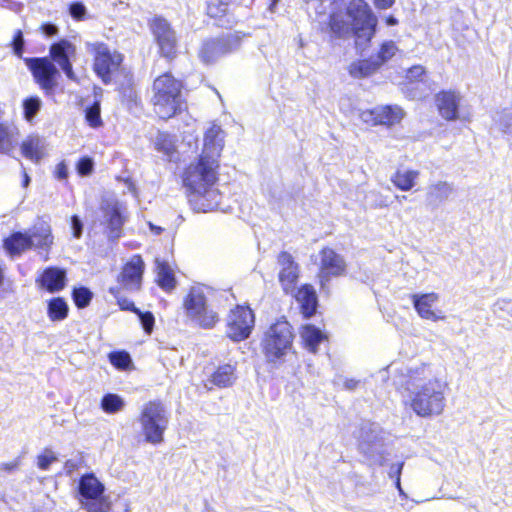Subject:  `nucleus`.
I'll list each match as a JSON object with an SVG mask.
<instances>
[{
	"instance_id": "nucleus-1",
	"label": "nucleus",
	"mask_w": 512,
	"mask_h": 512,
	"mask_svg": "<svg viewBox=\"0 0 512 512\" xmlns=\"http://www.w3.org/2000/svg\"><path fill=\"white\" fill-rule=\"evenodd\" d=\"M223 131L212 125L204 135L200 156L183 171V186L189 192V201L198 212L213 211L219 207L221 194L215 187L218 180L219 157L224 147Z\"/></svg>"
},
{
	"instance_id": "nucleus-63",
	"label": "nucleus",
	"mask_w": 512,
	"mask_h": 512,
	"mask_svg": "<svg viewBox=\"0 0 512 512\" xmlns=\"http://www.w3.org/2000/svg\"><path fill=\"white\" fill-rule=\"evenodd\" d=\"M395 486L398 489L400 495H405L404 491H403V489L401 487V479L400 478L395 479Z\"/></svg>"
},
{
	"instance_id": "nucleus-26",
	"label": "nucleus",
	"mask_w": 512,
	"mask_h": 512,
	"mask_svg": "<svg viewBox=\"0 0 512 512\" xmlns=\"http://www.w3.org/2000/svg\"><path fill=\"white\" fill-rule=\"evenodd\" d=\"M296 301L301 306L305 318H310L316 313L318 301L314 288L311 285H303L295 294Z\"/></svg>"
},
{
	"instance_id": "nucleus-50",
	"label": "nucleus",
	"mask_w": 512,
	"mask_h": 512,
	"mask_svg": "<svg viewBox=\"0 0 512 512\" xmlns=\"http://www.w3.org/2000/svg\"><path fill=\"white\" fill-rule=\"evenodd\" d=\"M425 74V69L421 65H416L408 69L406 78L411 82L420 81L421 77Z\"/></svg>"
},
{
	"instance_id": "nucleus-40",
	"label": "nucleus",
	"mask_w": 512,
	"mask_h": 512,
	"mask_svg": "<svg viewBox=\"0 0 512 512\" xmlns=\"http://www.w3.org/2000/svg\"><path fill=\"white\" fill-rule=\"evenodd\" d=\"M41 106H42V101L39 97L31 96V97L26 98L23 101L24 118L27 121L31 122L35 118L37 113L40 111Z\"/></svg>"
},
{
	"instance_id": "nucleus-27",
	"label": "nucleus",
	"mask_w": 512,
	"mask_h": 512,
	"mask_svg": "<svg viewBox=\"0 0 512 512\" xmlns=\"http://www.w3.org/2000/svg\"><path fill=\"white\" fill-rule=\"evenodd\" d=\"M45 149L46 141L38 135L28 136L21 144L22 155L35 162L44 157Z\"/></svg>"
},
{
	"instance_id": "nucleus-18",
	"label": "nucleus",
	"mask_w": 512,
	"mask_h": 512,
	"mask_svg": "<svg viewBox=\"0 0 512 512\" xmlns=\"http://www.w3.org/2000/svg\"><path fill=\"white\" fill-rule=\"evenodd\" d=\"M382 430L377 423L363 422L359 432V447L365 454H372L382 441Z\"/></svg>"
},
{
	"instance_id": "nucleus-41",
	"label": "nucleus",
	"mask_w": 512,
	"mask_h": 512,
	"mask_svg": "<svg viewBox=\"0 0 512 512\" xmlns=\"http://www.w3.org/2000/svg\"><path fill=\"white\" fill-rule=\"evenodd\" d=\"M92 298L93 293L86 287L81 286L74 288L72 291V299L74 304L80 309L87 307L90 304Z\"/></svg>"
},
{
	"instance_id": "nucleus-45",
	"label": "nucleus",
	"mask_w": 512,
	"mask_h": 512,
	"mask_svg": "<svg viewBox=\"0 0 512 512\" xmlns=\"http://www.w3.org/2000/svg\"><path fill=\"white\" fill-rule=\"evenodd\" d=\"M55 461H57V457L54 453L50 449H45L44 453L37 457V466L39 469L46 471Z\"/></svg>"
},
{
	"instance_id": "nucleus-38",
	"label": "nucleus",
	"mask_w": 512,
	"mask_h": 512,
	"mask_svg": "<svg viewBox=\"0 0 512 512\" xmlns=\"http://www.w3.org/2000/svg\"><path fill=\"white\" fill-rule=\"evenodd\" d=\"M108 359L118 370H128L133 364L130 354L124 350L110 352Z\"/></svg>"
},
{
	"instance_id": "nucleus-17",
	"label": "nucleus",
	"mask_w": 512,
	"mask_h": 512,
	"mask_svg": "<svg viewBox=\"0 0 512 512\" xmlns=\"http://www.w3.org/2000/svg\"><path fill=\"white\" fill-rule=\"evenodd\" d=\"M66 271L59 267L50 266L43 270L36 279L38 286L50 293H56L66 286Z\"/></svg>"
},
{
	"instance_id": "nucleus-23",
	"label": "nucleus",
	"mask_w": 512,
	"mask_h": 512,
	"mask_svg": "<svg viewBox=\"0 0 512 512\" xmlns=\"http://www.w3.org/2000/svg\"><path fill=\"white\" fill-rule=\"evenodd\" d=\"M177 139L175 135L167 132H158L154 141L155 150L162 154L163 158L169 162L178 160Z\"/></svg>"
},
{
	"instance_id": "nucleus-43",
	"label": "nucleus",
	"mask_w": 512,
	"mask_h": 512,
	"mask_svg": "<svg viewBox=\"0 0 512 512\" xmlns=\"http://www.w3.org/2000/svg\"><path fill=\"white\" fill-rule=\"evenodd\" d=\"M110 293H112L117 299V303L121 310L130 311L133 313L139 312V309L135 306L134 302L126 297H122L119 295V290L116 288H111Z\"/></svg>"
},
{
	"instance_id": "nucleus-19",
	"label": "nucleus",
	"mask_w": 512,
	"mask_h": 512,
	"mask_svg": "<svg viewBox=\"0 0 512 512\" xmlns=\"http://www.w3.org/2000/svg\"><path fill=\"white\" fill-rule=\"evenodd\" d=\"M460 100V94L454 91H441L435 99L440 115L449 121L458 118Z\"/></svg>"
},
{
	"instance_id": "nucleus-55",
	"label": "nucleus",
	"mask_w": 512,
	"mask_h": 512,
	"mask_svg": "<svg viewBox=\"0 0 512 512\" xmlns=\"http://www.w3.org/2000/svg\"><path fill=\"white\" fill-rule=\"evenodd\" d=\"M41 31L45 36L52 37L58 33V27L53 23H44L41 26Z\"/></svg>"
},
{
	"instance_id": "nucleus-21",
	"label": "nucleus",
	"mask_w": 512,
	"mask_h": 512,
	"mask_svg": "<svg viewBox=\"0 0 512 512\" xmlns=\"http://www.w3.org/2000/svg\"><path fill=\"white\" fill-rule=\"evenodd\" d=\"M103 212L108 229V240L115 242L121 237L124 219L117 205H108L103 208Z\"/></svg>"
},
{
	"instance_id": "nucleus-59",
	"label": "nucleus",
	"mask_w": 512,
	"mask_h": 512,
	"mask_svg": "<svg viewBox=\"0 0 512 512\" xmlns=\"http://www.w3.org/2000/svg\"><path fill=\"white\" fill-rule=\"evenodd\" d=\"M360 381L359 380H355V379H346L344 381V388L346 390H349V391H353L357 388V386L359 385Z\"/></svg>"
},
{
	"instance_id": "nucleus-64",
	"label": "nucleus",
	"mask_w": 512,
	"mask_h": 512,
	"mask_svg": "<svg viewBox=\"0 0 512 512\" xmlns=\"http://www.w3.org/2000/svg\"><path fill=\"white\" fill-rule=\"evenodd\" d=\"M149 225H150V229L152 231H154L157 235L161 234V232L163 230L161 227L155 226L152 223H150Z\"/></svg>"
},
{
	"instance_id": "nucleus-48",
	"label": "nucleus",
	"mask_w": 512,
	"mask_h": 512,
	"mask_svg": "<svg viewBox=\"0 0 512 512\" xmlns=\"http://www.w3.org/2000/svg\"><path fill=\"white\" fill-rule=\"evenodd\" d=\"M86 13L87 9L83 2L76 1L69 5V14L77 21L84 20Z\"/></svg>"
},
{
	"instance_id": "nucleus-15",
	"label": "nucleus",
	"mask_w": 512,
	"mask_h": 512,
	"mask_svg": "<svg viewBox=\"0 0 512 512\" xmlns=\"http://www.w3.org/2000/svg\"><path fill=\"white\" fill-rule=\"evenodd\" d=\"M320 268L319 276L323 287L330 277H339L346 273V262L340 254L326 247L320 252Z\"/></svg>"
},
{
	"instance_id": "nucleus-7",
	"label": "nucleus",
	"mask_w": 512,
	"mask_h": 512,
	"mask_svg": "<svg viewBox=\"0 0 512 512\" xmlns=\"http://www.w3.org/2000/svg\"><path fill=\"white\" fill-rule=\"evenodd\" d=\"M294 334L286 320L272 324L261 341L262 352L268 363H278L292 348Z\"/></svg>"
},
{
	"instance_id": "nucleus-10",
	"label": "nucleus",
	"mask_w": 512,
	"mask_h": 512,
	"mask_svg": "<svg viewBox=\"0 0 512 512\" xmlns=\"http://www.w3.org/2000/svg\"><path fill=\"white\" fill-rule=\"evenodd\" d=\"M240 46V38L228 33L219 38L204 40L199 48L198 57L202 63L209 65L220 58L236 51Z\"/></svg>"
},
{
	"instance_id": "nucleus-44",
	"label": "nucleus",
	"mask_w": 512,
	"mask_h": 512,
	"mask_svg": "<svg viewBox=\"0 0 512 512\" xmlns=\"http://www.w3.org/2000/svg\"><path fill=\"white\" fill-rule=\"evenodd\" d=\"M12 148L13 143L8 128L0 124V153H9Z\"/></svg>"
},
{
	"instance_id": "nucleus-39",
	"label": "nucleus",
	"mask_w": 512,
	"mask_h": 512,
	"mask_svg": "<svg viewBox=\"0 0 512 512\" xmlns=\"http://www.w3.org/2000/svg\"><path fill=\"white\" fill-rule=\"evenodd\" d=\"M398 51V48L396 44L393 41H385L378 53L373 56L376 63H378V66L381 67L383 64H385L388 60H390Z\"/></svg>"
},
{
	"instance_id": "nucleus-20",
	"label": "nucleus",
	"mask_w": 512,
	"mask_h": 512,
	"mask_svg": "<svg viewBox=\"0 0 512 512\" xmlns=\"http://www.w3.org/2000/svg\"><path fill=\"white\" fill-rule=\"evenodd\" d=\"M413 306L419 316L423 319H428L432 321H438L443 319L444 317L437 316L432 310L431 307L434 303H436L439 299L438 294L431 292L425 294H413L411 296Z\"/></svg>"
},
{
	"instance_id": "nucleus-42",
	"label": "nucleus",
	"mask_w": 512,
	"mask_h": 512,
	"mask_svg": "<svg viewBox=\"0 0 512 512\" xmlns=\"http://www.w3.org/2000/svg\"><path fill=\"white\" fill-rule=\"evenodd\" d=\"M230 0H207V14L216 18L226 12Z\"/></svg>"
},
{
	"instance_id": "nucleus-35",
	"label": "nucleus",
	"mask_w": 512,
	"mask_h": 512,
	"mask_svg": "<svg viewBox=\"0 0 512 512\" xmlns=\"http://www.w3.org/2000/svg\"><path fill=\"white\" fill-rule=\"evenodd\" d=\"M299 276V267L281 268L279 272V281L286 293L294 291Z\"/></svg>"
},
{
	"instance_id": "nucleus-49",
	"label": "nucleus",
	"mask_w": 512,
	"mask_h": 512,
	"mask_svg": "<svg viewBox=\"0 0 512 512\" xmlns=\"http://www.w3.org/2000/svg\"><path fill=\"white\" fill-rule=\"evenodd\" d=\"M24 46H25V40L24 36L21 30H17L14 34L13 41H12V47L13 52L16 56L22 57L24 52Z\"/></svg>"
},
{
	"instance_id": "nucleus-4",
	"label": "nucleus",
	"mask_w": 512,
	"mask_h": 512,
	"mask_svg": "<svg viewBox=\"0 0 512 512\" xmlns=\"http://www.w3.org/2000/svg\"><path fill=\"white\" fill-rule=\"evenodd\" d=\"M182 84L170 73L155 79L152 98L155 113L162 119H168L182 110Z\"/></svg>"
},
{
	"instance_id": "nucleus-52",
	"label": "nucleus",
	"mask_w": 512,
	"mask_h": 512,
	"mask_svg": "<svg viewBox=\"0 0 512 512\" xmlns=\"http://www.w3.org/2000/svg\"><path fill=\"white\" fill-rule=\"evenodd\" d=\"M72 234L76 239H79L83 233V223L77 215L71 217Z\"/></svg>"
},
{
	"instance_id": "nucleus-62",
	"label": "nucleus",
	"mask_w": 512,
	"mask_h": 512,
	"mask_svg": "<svg viewBox=\"0 0 512 512\" xmlns=\"http://www.w3.org/2000/svg\"><path fill=\"white\" fill-rule=\"evenodd\" d=\"M30 181H31V179H30L29 175L26 172H24L22 186L28 187V185L30 184Z\"/></svg>"
},
{
	"instance_id": "nucleus-22",
	"label": "nucleus",
	"mask_w": 512,
	"mask_h": 512,
	"mask_svg": "<svg viewBox=\"0 0 512 512\" xmlns=\"http://www.w3.org/2000/svg\"><path fill=\"white\" fill-rule=\"evenodd\" d=\"M3 247L10 256H19L33 247V239L28 233L13 232L3 240Z\"/></svg>"
},
{
	"instance_id": "nucleus-34",
	"label": "nucleus",
	"mask_w": 512,
	"mask_h": 512,
	"mask_svg": "<svg viewBox=\"0 0 512 512\" xmlns=\"http://www.w3.org/2000/svg\"><path fill=\"white\" fill-rule=\"evenodd\" d=\"M69 307L67 302L61 298H52L48 303L47 314L52 321H62L68 316Z\"/></svg>"
},
{
	"instance_id": "nucleus-56",
	"label": "nucleus",
	"mask_w": 512,
	"mask_h": 512,
	"mask_svg": "<svg viewBox=\"0 0 512 512\" xmlns=\"http://www.w3.org/2000/svg\"><path fill=\"white\" fill-rule=\"evenodd\" d=\"M403 465H404L403 462L392 464L389 469V472H388L389 477L394 478V479L400 478L402 469H403Z\"/></svg>"
},
{
	"instance_id": "nucleus-24",
	"label": "nucleus",
	"mask_w": 512,
	"mask_h": 512,
	"mask_svg": "<svg viewBox=\"0 0 512 512\" xmlns=\"http://www.w3.org/2000/svg\"><path fill=\"white\" fill-rule=\"evenodd\" d=\"M370 115L375 124L391 126L401 121L404 111L399 106L387 105L374 108Z\"/></svg>"
},
{
	"instance_id": "nucleus-37",
	"label": "nucleus",
	"mask_w": 512,
	"mask_h": 512,
	"mask_svg": "<svg viewBox=\"0 0 512 512\" xmlns=\"http://www.w3.org/2000/svg\"><path fill=\"white\" fill-rule=\"evenodd\" d=\"M125 406V402L118 394H105L101 400L102 409L109 414L121 411Z\"/></svg>"
},
{
	"instance_id": "nucleus-58",
	"label": "nucleus",
	"mask_w": 512,
	"mask_h": 512,
	"mask_svg": "<svg viewBox=\"0 0 512 512\" xmlns=\"http://www.w3.org/2000/svg\"><path fill=\"white\" fill-rule=\"evenodd\" d=\"M511 305V302L510 301H506V300H498L493 308H494V312L497 313L498 311L500 310H506L509 306Z\"/></svg>"
},
{
	"instance_id": "nucleus-14",
	"label": "nucleus",
	"mask_w": 512,
	"mask_h": 512,
	"mask_svg": "<svg viewBox=\"0 0 512 512\" xmlns=\"http://www.w3.org/2000/svg\"><path fill=\"white\" fill-rule=\"evenodd\" d=\"M76 46L67 39L54 42L49 48V58L58 64L69 80L76 81L77 76L73 71L72 61L76 57Z\"/></svg>"
},
{
	"instance_id": "nucleus-9",
	"label": "nucleus",
	"mask_w": 512,
	"mask_h": 512,
	"mask_svg": "<svg viewBox=\"0 0 512 512\" xmlns=\"http://www.w3.org/2000/svg\"><path fill=\"white\" fill-rule=\"evenodd\" d=\"M89 46V51L94 55V72L104 84H110L114 73L118 71L123 61L122 54L110 50L105 43L97 42Z\"/></svg>"
},
{
	"instance_id": "nucleus-61",
	"label": "nucleus",
	"mask_w": 512,
	"mask_h": 512,
	"mask_svg": "<svg viewBox=\"0 0 512 512\" xmlns=\"http://www.w3.org/2000/svg\"><path fill=\"white\" fill-rule=\"evenodd\" d=\"M386 24L388 26H395L398 24V20L394 16L390 15L386 18Z\"/></svg>"
},
{
	"instance_id": "nucleus-12",
	"label": "nucleus",
	"mask_w": 512,
	"mask_h": 512,
	"mask_svg": "<svg viewBox=\"0 0 512 512\" xmlns=\"http://www.w3.org/2000/svg\"><path fill=\"white\" fill-rule=\"evenodd\" d=\"M255 323V316L249 307L237 305L227 317V336L234 342L247 339Z\"/></svg>"
},
{
	"instance_id": "nucleus-31",
	"label": "nucleus",
	"mask_w": 512,
	"mask_h": 512,
	"mask_svg": "<svg viewBox=\"0 0 512 512\" xmlns=\"http://www.w3.org/2000/svg\"><path fill=\"white\" fill-rule=\"evenodd\" d=\"M419 176L416 170H397L391 176V182L402 191H410L415 186V181Z\"/></svg>"
},
{
	"instance_id": "nucleus-25",
	"label": "nucleus",
	"mask_w": 512,
	"mask_h": 512,
	"mask_svg": "<svg viewBox=\"0 0 512 512\" xmlns=\"http://www.w3.org/2000/svg\"><path fill=\"white\" fill-rule=\"evenodd\" d=\"M453 185L446 181H438L428 186L426 193L427 205L436 208L445 202L453 193Z\"/></svg>"
},
{
	"instance_id": "nucleus-16",
	"label": "nucleus",
	"mask_w": 512,
	"mask_h": 512,
	"mask_svg": "<svg viewBox=\"0 0 512 512\" xmlns=\"http://www.w3.org/2000/svg\"><path fill=\"white\" fill-rule=\"evenodd\" d=\"M145 264L140 255H133L124 265L121 273L118 275V282L129 291H139L142 284V276Z\"/></svg>"
},
{
	"instance_id": "nucleus-54",
	"label": "nucleus",
	"mask_w": 512,
	"mask_h": 512,
	"mask_svg": "<svg viewBox=\"0 0 512 512\" xmlns=\"http://www.w3.org/2000/svg\"><path fill=\"white\" fill-rule=\"evenodd\" d=\"M54 174L56 179L60 181L67 180L69 172L65 161L57 164Z\"/></svg>"
},
{
	"instance_id": "nucleus-11",
	"label": "nucleus",
	"mask_w": 512,
	"mask_h": 512,
	"mask_svg": "<svg viewBox=\"0 0 512 512\" xmlns=\"http://www.w3.org/2000/svg\"><path fill=\"white\" fill-rule=\"evenodd\" d=\"M149 26L161 56L173 59L177 54L178 39L171 24L165 18L155 16L150 20Z\"/></svg>"
},
{
	"instance_id": "nucleus-5",
	"label": "nucleus",
	"mask_w": 512,
	"mask_h": 512,
	"mask_svg": "<svg viewBox=\"0 0 512 512\" xmlns=\"http://www.w3.org/2000/svg\"><path fill=\"white\" fill-rule=\"evenodd\" d=\"M169 418V412L161 401L145 403L138 417L145 442L153 445L161 444L164 441Z\"/></svg>"
},
{
	"instance_id": "nucleus-2",
	"label": "nucleus",
	"mask_w": 512,
	"mask_h": 512,
	"mask_svg": "<svg viewBox=\"0 0 512 512\" xmlns=\"http://www.w3.org/2000/svg\"><path fill=\"white\" fill-rule=\"evenodd\" d=\"M398 389L409 393L411 409L420 417L440 415L445 407L446 383L438 379L430 364L407 366L394 377Z\"/></svg>"
},
{
	"instance_id": "nucleus-53",
	"label": "nucleus",
	"mask_w": 512,
	"mask_h": 512,
	"mask_svg": "<svg viewBox=\"0 0 512 512\" xmlns=\"http://www.w3.org/2000/svg\"><path fill=\"white\" fill-rule=\"evenodd\" d=\"M81 462H82L81 457L68 459L64 464V470H65L66 474L71 475L74 471H76L79 468Z\"/></svg>"
},
{
	"instance_id": "nucleus-36",
	"label": "nucleus",
	"mask_w": 512,
	"mask_h": 512,
	"mask_svg": "<svg viewBox=\"0 0 512 512\" xmlns=\"http://www.w3.org/2000/svg\"><path fill=\"white\" fill-rule=\"evenodd\" d=\"M85 120L92 128H98L103 125L101 118V101L97 98L85 109Z\"/></svg>"
},
{
	"instance_id": "nucleus-46",
	"label": "nucleus",
	"mask_w": 512,
	"mask_h": 512,
	"mask_svg": "<svg viewBox=\"0 0 512 512\" xmlns=\"http://www.w3.org/2000/svg\"><path fill=\"white\" fill-rule=\"evenodd\" d=\"M94 162L90 157H82L76 164L77 173L80 176H88L93 172Z\"/></svg>"
},
{
	"instance_id": "nucleus-32",
	"label": "nucleus",
	"mask_w": 512,
	"mask_h": 512,
	"mask_svg": "<svg viewBox=\"0 0 512 512\" xmlns=\"http://www.w3.org/2000/svg\"><path fill=\"white\" fill-rule=\"evenodd\" d=\"M30 236L33 239V246L35 245L37 248L43 249L48 253L53 244V236L49 225L41 224L39 227H35Z\"/></svg>"
},
{
	"instance_id": "nucleus-51",
	"label": "nucleus",
	"mask_w": 512,
	"mask_h": 512,
	"mask_svg": "<svg viewBox=\"0 0 512 512\" xmlns=\"http://www.w3.org/2000/svg\"><path fill=\"white\" fill-rule=\"evenodd\" d=\"M278 264L281 268H290L297 266L298 264L294 261L293 256L288 252H281L278 256Z\"/></svg>"
},
{
	"instance_id": "nucleus-29",
	"label": "nucleus",
	"mask_w": 512,
	"mask_h": 512,
	"mask_svg": "<svg viewBox=\"0 0 512 512\" xmlns=\"http://www.w3.org/2000/svg\"><path fill=\"white\" fill-rule=\"evenodd\" d=\"M301 338L305 347L312 353H316L318 345L325 339L322 331L314 325L307 324L303 326Z\"/></svg>"
},
{
	"instance_id": "nucleus-13",
	"label": "nucleus",
	"mask_w": 512,
	"mask_h": 512,
	"mask_svg": "<svg viewBox=\"0 0 512 512\" xmlns=\"http://www.w3.org/2000/svg\"><path fill=\"white\" fill-rule=\"evenodd\" d=\"M24 63L42 89L50 91L57 86L60 72L49 57L24 58Z\"/></svg>"
},
{
	"instance_id": "nucleus-33",
	"label": "nucleus",
	"mask_w": 512,
	"mask_h": 512,
	"mask_svg": "<svg viewBox=\"0 0 512 512\" xmlns=\"http://www.w3.org/2000/svg\"><path fill=\"white\" fill-rule=\"evenodd\" d=\"M157 283L165 290H171L175 287V277L170 266L166 262L156 260Z\"/></svg>"
},
{
	"instance_id": "nucleus-47",
	"label": "nucleus",
	"mask_w": 512,
	"mask_h": 512,
	"mask_svg": "<svg viewBox=\"0 0 512 512\" xmlns=\"http://www.w3.org/2000/svg\"><path fill=\"white\" fill-rule=\"evenodd\" d=\"M136 315L139 317V320L141 322V325H142L144 331L146 333L150 334L153 330L154 323H155L154 315L149 311L142 312L140 309H139V312L136 313Z\"/></svg>"
},
{
	"instance_id": "nucleus-3",
	"label": "nucleus",
	"mask_w": 512,
	"mask_h": 512,
	"mask_svg": "<svg viewBox=\"0 0 512 512\" xmlns=\"http://www.w3.org/2000/svg\"><path fill=\"white\" fill-rule=\"evenodd\" d=\"M349 21L340 14H332L329 21L331 32L336 37H344L353 33L357 40L369 42L374 36L377 18L364 0H352L347 6Z\"/></svg>"
},
{
	"instance_id": "nucleus-30",
	"label": "nucleus",
	"mask_w": 512,
	"mask_h": 512,
	"mask_svg": "<svg viewBox=\"0 0 512 512\" xmlns=\"http://www.w3.org/2000/svg\"><path fill=\"white\" fill-rule=\"evenodd\" d=\"M379 68L378 63H376L372 56L369 59H363L351 63L349 73L354 78H364L374 74Z\"/></svg>"
},
{
	"instance_id": "nucleus-28",
	"label": "nucleus",
	"mask_w": 512,
	"mask_h": 512,
	"mask_svg": "<svg viewBox=\"0 0 512 512\" xmlns=\"http://www.w3.org/2000/svg\"><path fill=\"white\" fill-rule=\"evenodd\" d=\"M235 380V366L231 364H224L217 368V370L211 375L208 382L219 388H226L231 386Z\"/></svg>"
},
{
	"instance_id": "nucleus-60",
	"label": "nucleus",
	"mask_w": 512,
	"mask_h": 512,
	"mask_svg": "<svg viewBox=\"0 0 512 512\" xmlns=\"http://www.w3.org/2000/svg\"><path fill=\"white\" fill-rule=\"evenodd\" d=\"M17 467H18V462L14 461V462H10V463H2L0 466V469L7 471V472H12Z\"/></svg>"
},
{
	"instance_id": "nucleus-6",
	"label": "nucleus",
	"mask_w": 512,
	"mask_h": 512,
	"mask_svg": "<svg viewBox=\"0 0 512 512\" xmlns=\"http://www.w3.org/2000/svg\"><path fill=\"white\" fill-rule=\"evenodd\" d=\"M76 498L86 512L112 510L110 497L105 495V486L94 473H85L79 478Z\"/></svg>"
},
{
	"instance_id": "nucleus-8",
	"label": "nucleus",
	"mask_w": 512,
	"mask_h": 512,
	"mask_svg": "<svg viewBox=\"0 0 512 512\" xmlns=\"http://www.w3.org/2000/svg\"><path fill=\"white\" fill-rule=\"evenodd\" d=\"M187 316L204 329H211L219 321L215 312L207 303L202 287H192L184 299Z\"/></svg>"
},
{
	"instance_id": "nucleus-57",
	"label": "nucleus",
	"mask_w": 512,
	"mask_h": 512,
	"mask_svg": "<svg viewBox=\"0 0 512 512\" xmlns=\"http://www.w3.org/2000/svg\"><path fill=\"white\" fill-rule=\"evenodd\" d=\"M396 0H374V5L378 9H388L394 5Z\"/></svg>"
}]
</instances>
